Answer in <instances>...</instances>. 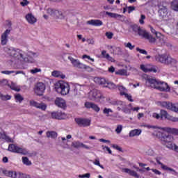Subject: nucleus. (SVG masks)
<instances>
[{"instance_id": "20", "label": "nucleus", "mask_w": 178, "mask_h": 178, "mask_svg": "<svg viewBox=\"0 0 178 178\" xmlns=\"http://www.w3.org/2000/svg\"><path fill=\"white\" fill-rule=\"evenodd\" d=\"M89 97L90 99H99L102 95L99 90L94 89L89 92Z\"/></svg>"}, {"instance_id": "57", "label": "nucleus", "mask_w": 178, "mask_h": 178, "mask_svg": "<svg viewBox=\"0 0 178 178\" xmlns=\"http://www.w3.org/2000/svg\"><path fill=\"white\" fill-rule=\"evenodd\" d=\"M168 120H170L171 122H178V118L170 115Z\"/></svg>"}, {"instance_id": "38", "label": "nucleus", "mask_w": 178, "mask_h": 178, "mask_svg": "<svg viewBox=\"0 0 178 178\" xmlns=\"http://www.w3.org/2000/svg\"><path fill=\"white\" fill-rule=\"evenodd\" d=\"M0 98L1 101H9L10 99H11L12 96L9 95H3L0 92Z\"/></svg>"}, {"instance_id": "56", "label": "nucleus", "mask_w": 178, "mask_h": 178, "mask_svg": "<svg viewBox=\"0 0 178 178\" xmlns=\"http://www.w3.org/2000/svg\"><path fill=\"white\" fill-rule=\"evenodd\" d=\"M124 47H126V48H129V49H134L135 46L132 45L131 42H128L124 43Z\"/></svg>"}, {"instance_id": "27", "label": "nucleus", "mask_w": 178, "mask_h": 178, "mask_svg": "<svg viewBox=\"0 0 178 178\" xmlns=\"http://www.w3.org/2000/svg\"><path fill=\"white\" fill-rule=\"evenodd\" d=\"M46 136L47 138H52L53 140H55V138H57L58 137V133L54 131H48L46 132Z\"/></svg>"}, {"instance_id": "52", "label": "nucleus", "mask_w": 178, "mask_h": 178, "mask_svg": "<svg viewBox=\"0 0 178 178\" xmlns=\"http://www.w3.org/2000/svg\"><path fill=\"white\" fill-rule=\"evenodd\" d=\"M136 51H138V52H140V54H142L143 55H147L148 52H147V51L140 49L139 47L136 48Z\"/></svg>"}, {"instance_id": "34", "label": "nucleus", "mask_w": 178, "mask_h": 178, "mask_svg": "<svg viewBox=\"0 0 178 178\" xmlns=\"http://www.w3.org/2000/svg\"><path fill=\"white\" fill-rule=\"evenodd\" d=\"M8 87L11 88V90H13L14 91H20V87L17 86V85L13 82H11L10 84H8Z\"/></svg>"}, {"instance_id": "19", "label": "nucleus", "mask_w": 178, "mask_h": 178, "mask_svg": "<svg viewBox=\"0 0 178 178\" xmlns=\"http://www.w3.org/2000/svg\"><path fill=\"white\" fill-rule=\"evenodd\" d=\"M25 19L29 24H35V23H37V18L31 13L26 14Z\"/></svg>"}, {"instance_id": "53", "label": "nucleus", "mask_w": 178, "mask_h": 178, "mask_svg": "<svg viewBox=\"0 0 178 178\" xmlns=\"http://www.w3.org/2000/svg\"><path fill=\"white\" fill-rule=\"evenodd\" d=\"M86 42L90 45H94V44H95V40H94V38L86 39Z\"/></svg>"}, {"instance_id": "48", "label": "nucleus", "mask_w": 178, "mask_h": 178, "mask_svg": "<svg viewBox=\"0 0 178 178\" xmlns=\"http://www.w3.org/2000/svg\"><path fill=\"white\" fill-rule=\"evenodd\" d=\"M30 72H31V73L32 74H37V73L41 72L42 70H41V68H33V69L31 70Z\"/></svg>"}, {"instance_id": "55", "label": "nucleus", "mask_w": 178, "mask_h": 178, "mask_svg": "<svg viewBox=\"0 0 178 178\" xmlns=\"http://www.w3.org/2000/svg\"><path fill=\"white\" fill-rule=\"evenodd\" d=\"M106 37H107V38L108 40H112V38H113V33H112V32H106Z\"/></svg>"}, {"instance_id": "37", "label": "nucleus", "mask_w": 178, "mask_h": 178, "mask_svg": "<svg viewBox=\"0 0 178 178\" xmlns=\"http://www.w3.org/2000/svg\"><path fill=\"white\" fill-rule=\"evenodd\" d=\"M140 127H146V129H156L157 130V131L159 130V127L150 125V124H145V123L142 124L140 125Z\"/></svg>"}, {"instance_id": "30", "label": "nucleus", "mask_w": 178, "mask_h": 178, "mask_svg": "<svg viewBox=\"0 0 178 178\" xmlns=\"http://www.w3.org/2000/svg\"><path fill=\"white\" fill-rule=\"evenodd\" d=\"M119 86H116V84L113 83V82L106 81L104 87L109 88V90H116Z\"/></svg>"}, {"instance_id": "58", "label": "nucleus", "mask_w": 178, "mask_h": 178, "mask_svg": "<svg viewBox=\"0 0 178 178\" xmlns=\"http://www.w3.org/2000/svg\"><path fill=\"white\" fill-rule=\"evenodd\" d=\"M144 20H145V16L144 15H140V18L139 19V23L140 24H144Z\"/></svg>"}, {"instance_id": "24", "label": "nucleus", "mask_w": 178, "mask_h": 178, "mask_svg": "<svg viewBox=\"0 0 178 178\" xmlns=\"http://www.w3.org/2000/svg\"><path fill=\"white\" fill-rule=\"evenodd\" d=\"M85 106L88 109H92L95 112H99L101 109L97 106V104L91 102H86Z\"/></svg>"}, {"instance_id": "51", "label": "nucleus", "mask_w": 178, "mask_h": 178, "mask_svg": "<svg viewBox=\"0 0 178 178\" xmlns=\"http://www.w3.org/2000/svg\"><path fill=\"white\" fill-rule=\"evenodd\" d=\"M122 130H123V127L122 125H118L115 129V132L117 134H120V133H122Z\"/></svg>"}, {"instance_id": "61", "label": "nucleus", "mask_w": 178, "mask_h": 178, "mask_svg": "<svg viewBox=\"0 0 178 178\" xmlns=\"http://www.w3.org/2000/svg\"><path fill=\"white\" fill-rule=\"evenodd\" d=\"M1 73L3 74L9 75V74H12L15 73V71H8V70H6V71H2Z\"/></svg>"}, {"instance_id": "5", "label": "nucleus", "mask_w": 178, "mask_h": 178, "mask_svg": "<svg viewBox=\"0 0 178 178\" xmlns=\"http://www.w3.org/2000/svg\"><path fill=\"white\" fill-rule=\"evenodd\" d=\"M131 29L134 34L139 35L142 38H145V40H147L150 44H155L156 42V39L152 35L149 34L148 31L142 29L140 26L137 24L131 25Z\"/></svg>"}, {"instance_id": "6", "label": "nucleus", "mask_w": 178, "mask_h": 178, "mask_svg": "<svg viewBox=\"0 0 178 178\" xmlns=\"http://www.w3.org/2000/svg\"><path fill=\"white\" fill-rule=\"evenodd\" d=\"M158 16L160 20H163V22H168V20H170L172 18V15H170V12H169V9L168 8V6L164 5L163 3L158 4Z\"/></svg>"}, {"instance_id": "50", "label": "nucleus", "mask_w": 178, "mask_h": 178, "mask_svg": "<svg viewBox=\"0 0 178 178\" xmlns=\"http://www.w3.org/2000/svg\"><path fill=\"white\" fill-rule=\"evenodd\" d=\"M79 178H90L91 177V174L90 172L83 174V175H79L78 176Z\"/></svg>"}, {"instance_id": "8", "label": "nucleus", "mask_w": 178, "mask_h": 178, "mask_svg": "<svg viewBox=\"0 0 178 178\" xmlns=\"http://www.w3.org/2000/svg\"><path fill=\"white\" fill-rule=\"evenodd\" d=\"M155 60L160 63H164L165 65H170L171 66H176L177 61L172 57L168 56L166 54H156L155 56Z\"/></svg>"}, {"instance_id": "49", "label": "nucleus", "mask_w": 178, "mask_h": 178, "mask_svg": "<svg viewBox=\"0 0 178 178\" xmlns=\"http://www.w3.org/2000/svg\"><path fill=\"white\" fill-rule=\"evenodd\" d=\"M112 112H113L112 109L107 108H105L103 111V113H104V115H106V116H109V113H112Z\"/></svg>"}, {"instance_id": "12", "label": "nucleus", "mask_w": 178, "mask_h": 178, "mask_svg": "<svg viewBox=\"0 0 178 178\" xmlns=\"http://www.w3.org/2000/svg\"><path fill=\"white\" fill-rule=\"evenodd\" d=\"M118 88L120 91V95H124V97L127 98V99H128V101H130V102H134V100L133 99V98L131 97V95L127 93L128 90L124 86H118Z\"/></svg>"}, {"instance_id": "46", "label": "nucleus", "mask_w": 178, "mask_h": 178, "mask_svg": "<svg viewBox=\"0 0 178 178\" xmlns=\"http://www.w3.org/2000/svg\"><path fill=\"white\" fill-rule=\"evenodd\" d=\"M160 44H165V36L159 33L158 37Z\"/></svg>"}, {"instance_id": "60", "label": "nucleus", "mask_w": 178, "mask_h": 178, "mask_svg": "<svg viewBox=\"0 0 178 178\" xmlns=\"http://www.w3.org/2000/svg\"><path fill=\"white\" fill-rule=\"evenodd\" d=\"M30 2L27 0H22V1L20 2V5L22 6H27Z\"/></svg>"}, {"instance_id": "15", "label": "nucleus", "mask_w": 178, "mask_h": 178, "mask_svg": "<svg viewBox=\"0 0 178 178\" xmlns=\"http://www.w3.org/2000/svg\"><path fill=\"white\" fill-rule=\"evenodd\" d=\"M47 13H49V15H51V16H56V17H58L59 19H64L65 17V16L63 15V13L59 10L49 8L47 9Z\"/></svg>"}, {"instance_id": "3", "label": "nucleus", "mask_w": 178, "mask_h": 178, "mask_svg": "<svg viewBox=\"0 0 178 178\" xmlns=\"http://www.w3.org/2000/svg\"><path fill=\"white\" fill-rule=\"evenodd\" d=\"M145 79L146 81L145 84L147 87H151V88H155V90L165 92H169L170 91V87L165 81L156 80L152 76H147Z\"/></svg>"}, {"instance_id": "11", "label": "nucleus", "mask_w": 178, "mask_h": 178, "mask_svg": "<svg viewBox=\"0 0 178 178\" xmlns=\"http://www.w3.org/2000/svg\"><path fill=\"white\" fill-rule=\"evenodd\" d=\"M45 84L41 82L38 83L34 88L35 94L39 96L43 95L45 92Z\"/></svg>"}, {"instance_id": "45", "label": "nucleus", "mask_w": 178, "mask_h": 178, "mask_svg": "<svg viewBox=\"0 0 178 178\" xmlns=\"http://www.w3.org/2000/svg\"><path fill=\"white\" fill-rule=\"evenodd\" d=\"M82 69H85V70H86V72H88L89 73H91V72H94V68L85 64L82 65Z\"/></svg>"}, {"instance_id": "54", "label": "nucleus", "mask_w": 178, "mask_h": 178, "mask_svg": "<svg viewBox=\"0 0 178 178\" xmlns=\"http://www.w3.org/2000/svg\"><path fill=\"white\" fill-rule=\"evenodd\" d=\"M105 59H106L107 60H108V62H115V58H113L112 56H111L109 54H107L106 56Z\"/></svg>"}, {"instance_id": "59", "label": "nucleus", "mask_w": 178, "mask_h": 178, "mask_svg": "<svg viewBox=\"0 0 178 178\" xmlns=\"http://www.w3.org/2000/svg\"><path fill=\"white\" fill-rule=\"evenodd\" d=\"M82 59H88L89 60H91L92 62L95 61L94 58H92L90 56L86 55V54L82 56Z\"/></svg>"}, {"instance_id": "22", "label": "nucleus", "mask_w": 178, "mask_h": 178, "mask_svg": "<svg viewBox=\"0 0 178 178\" xmlns=\"http://www.w3.org/2000/svg\"><path fill=\"white\" fill-rule=\"evenodd\" d=\"M86 24H89L90 26H95L96 27H99L100 26H102L104 23L102 21L99 19H91L86 22Z\"/></svg>"}, {"instance_id": "16", "label": "nucleus", "mask_w": 178, "mask_h": 178, "mask_svg": "<svg viewBox=\"0 0 178 178\" xmlns=\"http://www.w3.org/2000/svg\"><path fill=\"white\" fill-rule=\"evenodd\" d=\"M10 31H12V28H9L6 29L1 36V45H6L8 44V37H9V34H10Z\"/></svg>"}, {"instance_id": "42", "label": "nucleus", "mask_w": 178, "mask_h": 178, "mask_svg": "<svg viewBox=\"0 0 178 178\" xmlns=\"http://www.w3.org/2000/svg\"><path fill=\"white\" fill-rule=\"evenodd\" d=\"M115 74H120V76H127V70L124 69L120 70L115 72Z\"/></svg>"}, {"instance_id": "14", "label": "nucleus", "mask_w": 178, "mask_h": 178, "mask_svg": "<svg viewBox=\"0 0 178 178\" xmlns=\"http://www.w3.org/2000/svg\"><path fill=\"white\" fill-rule=\"evenodd\" d=\"M140 69L145 73H148L149 72H153L156 73V67L151 64L140 65Z\"/></svg>"}, {"instance_id": "64", "label": "nucleus", "mask_w": 178, "mask_h": 178, "mask_svg": "<svg viewBox=\"0 0 178 178\" xmlns=\"http://www.w3.org/2000/svg\"><path fill=\"white\" fill-rule=\"evenodd\" d=\"M1 86H6L8 84V80L3 79L1 81H0Z\"/></svg>"}, {"instance_id": "32", "label": "nucleus", "mask_w": 178, "mask_h": 178, "mask_svg": "<svg viewBox=\"0 0 178 178\" xmlns=\"http://www.w3.org/2000/svg\"><path fill=\"white\" fill-rule=\"evenodd\" d=\"M106 15H107V16H109L110 17H112L113 19H121L122 17L121 15L113 13H109L108 11L106 12Z\"/></svg>"}, {"instance_id": "47", "label": "nucleus", "mask_w": 178, "mask_h": 178, "mask_svg": "<svg viewBox=\"0 0 178 178\" xmlns=\"http://www.w3.org/2000/svg\"><path fill=\"white\" fill-rule=\"evenodd\" d=\"M8 177H12V178H16L17 177V175L16 174V172L13 171H9L8 173Z\"/></svg>"}, {"instance_id": "40", "label": "nucleus", "mask_w": 178, "mask_h": 178, "mask_svg": "<svg viewBox=\"0 0 178 178\" xmlns=\"http://www.w3.org/2000/svg\"><path fill=\"white\" fill-rule=\"evenodd\" d=\"M146 155H148L149 156H154L155 155V152L152 148H147L145 150Z\"/></svg>"}, {"instance_id": "2", "label": "nucleus", "mask_w": 178, "mask_h": 178, "mask_svg": "<svg viewBox=\"0 0 178 178\" xmlns=\"http://www.w3.org/2000/svg\"><path fill=\"white\" fill-rule=\"evenodd\" d=\"M4 52H6L9 56L17 62H30L29 58H37L38 56L37 53L32 51L26 53L19 49L12 47H4Z\"/></svg>"}, {"instance_id": "23", "label": "nucleus", "mask_w": 178, "mask_h": 178, "mask_svg": "<svg viewBox=\"0 0 178 178\" xmlns=\"http://www.w3.org/2000/svg\"><path fill=\"white\" fill-rule=\"evenodd\" d=\"M122 172L123 173H127L130 176H133L134 177H136V178H139L140 177V175L136 171L132 170L129 169V168H122Z\"/></svg>"}, {"instance_id": "36", "label": "nucleus", "mask_w": 178, "mask_h": 178, "mask_svg": "<svg viewBox=\"0 0 178 178\" xmlns=\"http://www.w3.org/2000/svg\"><path fill=\"white\" fill-rule=\"evenodd\" d=\"M163 170H168L170 173H171V175H175V176H177V172L173 170V168H170L168 167V165L163 166Z\"/></svg>"}, {"instance_id": "4", "label": "nucleus", "mask_w": 178, "mask_h": 178, "mask_svg": "<svg viewBox=\"0 0 178 178\" xmlns=\"http://www.w3.org/2000/svg\"><path fill=\"white\" fill-rule=\"evenodd\" d=\"M70 138H72V135H67L66 137H58L59 141H62L63 148L70 149V151H73V148H75L76 149H79V148H85L86 149H90V147L79 140L72 142L71 145H70L69 140H70Z\"/></svg>"}, {"instance_id": "28", "label": "nucleus", "mask_w": 178, "mask_h": 178, "mask_svg": "<svg viewBox=\"0 0 178 178\" xmlns=\"http://www.w3.org/2000/svg\"><path fill=\"white\" fill-rule=\"evenodd\" d=\"M51 76L58 77L59 79H65L66 75L63 74L60 71L54 70L51 72Z\"/></svg>"}, {"instance_id": "39", "label": "nucleus", "mask_w": 178, "mask_h": 178, "mask_svg": "<svg viewBox=\"0 0 178 178\" xmlns=\"http://www.w3.org/2000/svg\"><path fill=\"white\" fill-rule=\"evenodd\" d=\"M22 163H24V165H26V166H31V161L29 159V158L27 157H22Z\"/></svg>"}, {"instance_id": "29", "label": "nucleus", "mask_w": 178, "mask_h": 178, "mask_svg": "<svg viewBox=\"0 0 178 178\" xmlns=\"http://www.w3.org/2000/svg\"><path fill=\"white\" fill-rule=\"evenodd\" d=\"M141 133H143V131L141 129H134L131 130L129 132V137H136V136H140V134H141Z\"/></svg>"}, {"instance_id": "9", "label": "nucleus", "mask_w": 178, "mask_h": 178, "mask_svg": "<svg viewBox=\"0 0 178 178\" xmlns=\"http://www.w3.org/2000/svg\"><path fill=\"white\" fill-rule=\"evenodd\" d=\"M8 151L13 152L14 154H20L21 155H29V151L26 148L19 147L15 144H10L8 145Z\"/></svg>"}, {"instance_id": "26", "label": "nucleus", "mask_w": 178, "mask_h": 178, "mask_svg": "<svg viewBox=\"0 0 178 178\" xmlns=\"http://www.w3.org/2000/svg\"><path fill=\"white\" fill-rule=\"evenodd\" d=\"M94 81L96 83V84H99V86H102L103 87H105L106 84V81H108L105 78H99V77H95Z\"/></svg>"}, {"instance_id": "41", "label": "nucleus", "mask_w": 178, "mask_h": 178, "mask_svg": "<svg viewBox=\"0 0 178 178\" xmlns=\"http://www.w3.org/2000/svg\"><path fill=\"white\" fill-rule=\"evenodd\" d=\"M15 99L16 102H19V103H21L24 99V98H23L22 97V95H20V94L15 95Z\"/></svg>"}, {"instance_id": "1", "label": "nucleus", "mask_w": 178, "mask_h": 178, "mask_svg": "<svg viewBox=\"0 0 178 178\" xmlns=\"http://www.w3.org/2000/svg\"><path fill=\"white\" fill-rule=\"evenodd\" d=\"M157 131L159 132L157 134V137L159 138V140L161 141L162 144L165 145L167 148H169L170 149H174L178 152V147L176 145L172 143L173 141V136L169 134H165L172 133V134H176L178 136V129L171 127H159V130Z\"/></svg>"}, {"instance_id": "43", "label": "nucleus", "mask_w": 178, "mask_h": 178, "mask_svg": "<svg viewBox=\"0 0 178 178\" xmlns=\"http://www.w3.org/2000/svg\"><path fill=\"white\" fill-rule=\"evenodd\" d=\"M113 105H117V106H120V108H124L126 104L123 102H113Z\"/></svg>"}, {"instance_id": "31", "label": "nucleus", "mask_w": 178, "mask_h": 178, "mask_svg": "<svg viewBox=\"0 0 178 178\" xmlns=\"http://www.w3.org/2000/svg\"><path fill=\"white\" fill-rule=\"evenodd\" d=\"M117 109L118 111H122V112H124V113L130 114L131 113V108H128L127 106H126V104H125V106H124V107L118 106Z\"/></svg>"}, {"instance_id": "44", "label": "nucleus", "mask_w": 178, "mask_h": 178, "mask_svg": "<svg viewBox=\"0 0 178 178\" xmlns=\"http://www.w3.org/2000/svg\"><path fill=\"white\" fill-rule=\"evenodd\" d=\"M92 163L96 166H99L101 169H104V165H101V163L99 162V159H95V161H92Z\"/></svg>"}, {"instance_id": "10", "label": "nucleus", "mask_w": 178, "mask_h": 178, "mask_svg": "<svg viewBox=\"0 0 178 178\" xmlns=\"http://www.w3.org/2000/svg\"><path fill=\"white\" fill-rule=\"evenodd\" d=\"M156 104L158 106L165 108V109H168L169 111H172V112L178 113V104H172V103L168 102H157Z\"/></svg>"}, {"instance_id": "17", "label": "nucleus", "mask_w": 178, "mask_h": 178, "mask_svg": "<svg viewBox=\"0 0 178 178\" xmlns=\"http://www.w3.org/2000/svg\"><path fill=\"white\" fill-rule=\"evenodd\" d=\"M69 60H70L72 66L74 67H76L77 69H83V65H84L83 63L80 62L79 59L74 58L72 56H68Z\"/></svg>"}, {"instance_id": "7", "label": "nucleus", "mask_w": 178, "mask_h": 178, "mask_svg": "<svg viewBox=\"0 0 178 178\" xmlns=\"http://www.w3.org/2000/svg\"><path fill=\"white\" fill-rule=\"evenodd\" d=\"M55 91L61 95H67L70 92V85L64 81H58L54 84Z\"/></svg>"}, {"instance_id": "13", "label": "nucleus", "mask_w": 178, "mask_h": 178, "mask_svg": "<svg viewBox=\"0 0 178 178\" xmlns=\"http://www.w3.org/2000/svg\"><path fill=\"white\" fill-rule=\"evenodd\" d=\"M75 122L80 127H88L91 124V120L86 118H75Z\"/></svg>"}, {"instance_id": "33", "label": "nucleus", "mask_w": 178, "mask_h": 178, "mask_svg": "<svg viewBox=\"0 0 178 178\" xmlns=\"http://www.w3.org/2000/svg\"><path fill=\"white\" fill-rule=\"evenodd\" d=\"M171 9L175 12H178V0H173L171 2Z\"/></svg>"}, {"instance_id": "62", "label": "nucleus", "mask_w": 178, "mask_h": 178, "mask_svg": "<svg viewBox=\"0 0 178 178\" xmlns=\"http://www.w3.org/2000/svg\"><path fill=\"white\" fill-rule=\"evenodd\" d=\"M152 172L153 173H154L155 175H158L159 176H160V175H162V172H161V171H159L156 169H152Z\"/></svg>"}, {"instance_id": "35", "label": "nucleus", "mask_w": 178, "mask_h": 178, "mask_svg": "<svg viewBox=\"0 0 178 178\" xmlns=\"http://www.w3.org/2000/svg\"><path fill=\"white\" fill-rule=\"evenodd\" d=\"M160 115H161V119H167L168 120H169V118L170 117V115L165 110H161Z\"/></svg>"}, {"instance_id": "25", "label": "nucleus", "mask_w": 178, "mask_h": 178, "mask_svg": "<svg viewBox=\"0 0 178 178\" xmlns=\"http://www.w3.org/2000/svg\"><path fill=\"white\" fill-rule=\"evenodd\" d=\"M55 104L59 108H66V102L60 97H57L56 99Z\"/></svg>"}, {"instance_id": "18", "label": "nucleus", "mask_w": 178, "mask_h": 178, "mask_svg": "<svg viewBox=\"0 0 178 178\" xmlns=\"http://www.w3.org/2000/svg\"><path fill=\"white\" fill-rule=\"evenodd\" d=\"M51 115L52 119H58V120H62L67 118V115H66V113L62 111L53 112L51 113Z\"/></svg>"}, {"instance_id": "63", "label": "nucleus", "mask_w": 178, "mask_h": 178, "mask_svg": "<svg viewBox=\"0 0 178 178\" xmlns=\"http://www.w3.org/2000/svg\"><path fill=\"white\" fill-rule=\"evenodd\" d=\"M127 9H128V13H130L131 12H133V10H136V7L131 6L127 7Z\"/></svg>"}, {"instance_id": "21", "label": "nucleus", "mask_w": 178, "mask_h": 178, "mask_svg": "<svg viewBox=\"0 0 178 178\" xmlns=\"http://www.w3.org/2000/svg\"><path fill=\"white\" fill-rule=\"evenodd\" d=\"M30 105H31V106H34L35 108H38V109H41L42 111H45V109H47V104L44 103H38L35 101H31Z\"/></svg>"}]
</instances>
